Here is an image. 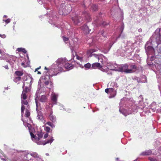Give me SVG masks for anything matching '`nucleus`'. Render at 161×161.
Returning <instances> with one entry per match:
<instances>
[{"label":"nucleus","instance_id":"1","mask_svg":"<svg viewBox=\"0 0 161 161\" xmlns=\"http://www.w3.org/2000/svg\"><path fill=\"white\" fill-rule=\"evenodd\" d=\"M139 99H140L138 105H136L134 103H133L130 107L127 108V110H125V112L122 111L121 108L119 109V111L125 116L132 114L133 112H137L138 109L143 110L145 107L144 103H143V98L142 95H140Z\"/></svg>","mask_w":161,"mask_h":161},{"label":"nucleus","instance_id":"2","mask_svg":"<svg viewBox=\"0 0 161 161\" xmlns=\"http://www.w3.org/2000/svg\"><path fill=\"white\" fill-rule=\"evenodd\" d=\"M67 62L65 58H59L56 62L53 64L50 71L53 72L52 75H56L60 72L64 71L63 68L64 64Z\"/></svg>","mask_w":161,"mask_h":161},{"label":"nucleus","instance_id":"3","mask_svg":"<svg viewBox=\"0 0 161 161\" xmlns=\"http://www.w3.org/2000/svg\"><path fill=\"white\" fill-rule=\"evenodd\" d=\"M32 140L35 142L39 145H45L47 144H51L54 139L53 137H51L49 139H47L44 141H39L43 136V133L42 132H38L36 135H34L31 132H30Z\"/></svg>","mask_w":161,"mask_h":161},{"label":"nucleus","instance_id":"4","mask_svg":"<svg viewBox=\"0 0 161 161\" xmlns=\"http://www.w3.org/2000/svg\"><path fill=\"white\" fill-rule=\"evenodd\" d=\"M49 71L50 74L49 75H48L47 73L46 72L44 75V76L41 77L40 78V80L39 81L38 84V89L37 90V91H38V92H39L38 93V97L40 96V94L41 92V91H40V87L41 86V79L44 80L43 81V82L45 85L47 86H48L49 84L50 85V86L49 87H47L49 89H51L53 86V83L50 80V78L52 77L54 75H52V74L53 73V72L50 71ZM37 91H36V92Z\"/></svg>","mask_w":161,"mask_h":161},{"label":"nucleus","instance_id":"5","mask_svg":"<svg viewBox=\"0 0 161 161\" xmlns=\"http://www.w3.org/2000/svg\"><path fill=\"white\" fill-rule=\"evenodd\" d=\"M83 17L81 18L80 16L76 15L74 17H72V19L75 24H77L78 23L82 20H86L87 22H89L91 20V18L89 13L87 11H84L82 15Z\"/></svg>","mask_w":161,"mask_h":161},{"label":"nucleus","instance_id":"6","mask_svg":"<svg viewBox=\"0 0 161 161\" xmlns=\"http://www.w3.org/2000/svg\"><path fill=\"white\" fill-rule=\"evenodd\" d=\"M38 90L36 92V94L35 96V100L36 103V110L37 111V119L39 120L40 121L43 122L45 121L44 120L43 116L42 115V112L39 110H38V106L40 105L39 103H38V100L39 98L38 97V93H39L38 92Z\"/></svg>","mask_w":161,"mask_h":161},{"label":"nucleus","instance_id":"7","mask_svg":"<svg viewBox=\"0 0 161 161\" xmlns=\"http://www.w3.org/2000/svg\"><path fill=\"white\" fill-rule=\"evenodd\" d=\"M151 43L149 42H147L145 45V49L147 55L148 54H154V56H152L151 57V59H154V58H155V53H157V51L154 50V49L152 46Z\"/></svg>","mask_w":161,"mask_h":161},{"label":"nucleus","instance_id":"8","mask_svg":"<svg viewBox=\"0 0 161 161\" xmlns=\"http://www.w3.org/2000/svg\"><path fill=\"white\" fill-rule=\"evenodd\" d=\"M152 40H155L158 46L161 43V29L157 28L151 37Z\"/></svg>","mask_w":161,"mask_h":161},{"label":"nucleus","instance_id":"9","mask_svg":"<svg viewBox=\"0 0 161 161\" xmlns=\"http://www.w3.org/2000/svg\"><path fill=\"white\" fill-rule=\"evenodd\" d=\"M71 10L70 7H68L65 6L64 3H62L60 5L58 13L60 15H67L69 14Z\"/></svg>","mask_w":161,"mask_h":161},{"label":"nucleus","instance_id":"10","mask_svg":"<svg viewBox=\"0 0 161 161\" xmlns=\"http://www.w3.org/2000/svg\"><path fill=\"white\" fill-rule=\"evenodd\" d=\"M129 100L126 97H124L123 99H121L120 102L119 103V109L121 108L122 110V111L125 112V110H127V108H124V107H127Z\"/></svg>","mask_w":161,"mask_h":161},{"label":"nucleus","instance_id":"11","mask_svg":"<svg viewBox=\"0 0 161 161\" xmlns=\"http://www.w3.org/2000/svg\"><path fill=\"white\" fill-rule=\"evenodd\" d=\"M49 20L48 22L52 25H54L56 27H58L56 25V20L57 19V16H56L55 13H53V11L51 12L49 14V16L48 17Z\"/></svg>","mask_w":161,"mask_h":161},{"label":"nucleus","instance_id":"12","mask_svg":"<svg viewBox=\"0 0 161 161\" xmlns=\"http://www.w3.org/2000/svg\"><path fill=\"white\" fill-rule=\"evenodd\" d=\"M117 71L119 72H123L126 73H130L132 70L129 69V65L125 64L121 65H119L118 69Z\"/></svg>","mask_w":161,"mask_h":161},{"label":"nucleus","instance_id":"13","mask_svg":"<svg viewBox=\"0 0 161 161\" xmlns=\"http://www.w3.org/2000/svg\"><path fill=\"white\" fill-rule=\"evenodd\" d=\"M58 97V94L54 92H52L51 95V101L52 103H50L49 106L52 108L53 105L57 104V99Z\"/></svg>","mask_w":161,"mask_h":161},{"label":"nucleus","instance_id":"14","mask_svg":"<svg viewBox=\"0 0 161 161\" xmlns=\"http://www.w3.org/2000/svg\"><path fill=\"white\" fill-rule=\"evenodd\" d=\"M106 66L107 67V68L105 69L106 71H107V69H109L112 70H114L117 71L118 69L119 65L114 63H107Z\"/></svg>","mask_w":161,"mask_h":161},{"label":"nucleus","instance_id":"15","mask_svg":"<svg viewBox=\"0 0 161 161\" xmlns=\"http://www.w3.org/2000/svg\"><path fill=\"white\" fill-rule=\"evenodd\" d=\"M97 50L95 49H91L87 51V52L88 55L90 57L94 56L95 58L98 59L99 57V55H101V54H97L95 53H93L96 52Z\"/></svg>","mask_w":161,"mask_h":161},{"label":"nucleus","instance_id":"16","mask_svg":"<svg viewBox=\"0 0 161 161\" xmlns=\"http://www.w3.org/2000/svg\"><path fill=\"white\" fill-rule=\"evenodd\" d=\"M99 57L98 59V61L102 64V66H105L107 65L108 59L107 58L102 54L99 55Z\"/></svg>","mask_w":161,"mask_h":161},{"label":"nucleus","instance_id":"17","mask_svg":"<svg viewBox=\"0 0 161 161\" xmlns=\"http://www.w3.org/2000/svg\"><path fill=\"white\" fill-rule=\"evenodd\" d=\"M114 43L113 41H108L105 45L104 48L105 50H104V53H107Z\"/></svg>","mask_w":161,"mask_h":161},{"label":"nucleus","instance_id":"18","mask_svg":"<svg viewBox=\"0 0 161 161\" xmlns=\"http://www.w3.org/2000/svg\"><path fill=\"white\" fill-rule=\"evenodd\" d=\"M105 92L108 93L109 92L111 95L109 97V98H112L114 97L116 95V91L113 88H106L105 90Z\"/></svg>","mask_w":161,"mask_h":161},{"label":"nucleus","instance_id":"19","mask_svg":"<svg viewBox=\"0 0 161 161\" xmlns=\"http://www.w3.org/2000/svg\"><path fill=\"white\" fill-rule=\"evenodd\" d=\"M92 67L93 69L98 68L104 72H106V70L102 68V65L99 63H95L92 64Z\"/></svg>","mask_w":161,"mask_h":161},{"label":"nucleus","instance_id":"20","mask_svg":"<svg viewBox=\"0 0 161 161\" xmlns=\"http://www.w3.org/2000/svg\"><path fill=\"white\" fill-rule=\"evenodd\" d=\"M28 154H30L31 156L35 158V160L37 161H43V160L39 157L38 154L36 152H32L27 153Z\"/></svg>","mask_w":161,"mask_h":161},{"label":"nucleus","instance_id":"21","mask_svg":"<svg viewBox=\"0 0 161 161\" xmlns=\"http://www.w3.org/2000/svg\"><path fill=\"white\" fill-rule=\"evenodd\" d=\"M124 28V24L122 22L120 24V25L119 26L118 28V31L119 33H120L119 36L117 38V39L119 38L121 36V35L123 31Z\"/></svg>","mask_w":161,"mask_h":161},{"label":"nucleus","instance_id":"22","mask_svg":"<svg viewBox=\"0 0 161 161\" xmlns=\"http://www.w3.org/2000/svg\"><path fill=\"white\" fill-rule=\"evenodd\" d=\"M50 112L49 115V119L53 122H55L56 120V118L55 115H53V111L51 108H50Z\"/></svg>","mask_w":161,"mask_h":161},{"label":"nucleus","instance_id":"23","mask_svg":"<svg viewBox=\"0 0 161 161\" xmlns=\"http://www.w3.org/2000/svg\"><path fill=\"white\" fill-rule=\"evenodd\" d=\"M21 103L22 104L21 107V109H25V107L24 106V105H27L28 107V108H29L28 107H29V105H28V102L26 100V99H23V98H21Z\"/></svg>","mask_w":161,"mask_h":161},{"label":"nucleus","instance_id":"24","mask_svg":"<svg viewBox=\"0 0 161 161\" xmlns=\"http://www.w3.org/2000/svg\"><path fill=\"white\" fill-rule=\"evenodd\" d=\"M23 90L22 92V93L21 95V98H23V99H26L27 97V96H26V93L27 92L28 87L27 86L25 87V88L24 89V87L23 88Z\"/></svg>","mask_w":161,"mask_h":161},{"label":"nucleus","instance_id":"25","mask_svg":"<svg viewBox=\"0 0 161 161\" xmlns=\"http://www.w3.org/2000/svg\"><path fill=\"white\" fill-rule=\"evenodd\" d=\"M157 53H155V58H158L159 57H161V46L159 48L158 46H157Z\"/></svg>","mask_w":161,"mask_h":161},{"label":"nucleus","instance_id":"26","mask_svg":"<svg viewBox=\"0 0 161 161\" xmlns=\"http://www.w3.org/2000/svg\"><path fill=\"white\" fill-rule=\"evenodd\" d=\"M136 68L137 67L136 65L135 64H129V69L132 70V72H130V73L135 72Z\"/></svg>","mask_w":161,"mask_h":161},{"label":"nucleus","instance_id":"27","mask_svg":"<svg viewBox=\"0 0 161 161\" xmlns=\"http://www.w3.org/2000/svg\"><path fill=\"white\" fill-rule=\"evenodd\" d=\"M64 67L68 70H69L73 68V66L72 64H69L67 62L65 63Z\"/></svg>","mask_w":161,"mask_h":161},{"label":"nucleus","instance_id":"28","mask_svg":"<svg viewBox=\"0 0 161 161\" xmlns=\"http://www.w3.org/2000/svg\"><path fill=\"white\" fill-rule=\"evenodd\" d=\"M152 153L151 150H149L142 152L140 155L142 156H147L151 155Z\"/></svg>","mask_w":161,"mask_h":161},{"label":"nucleus","instance_id":"29","mask_svg":"<svg viewBox=\"0 0 161 161\" xmlns=\"http://www.w3.org/2000/svg\"><path fill=\"white\" fill-rule=\"evenodd\" d=\"M134 79L136 80L138 82H147V78L145 76H143L142 77V78L144 79V80H140L138 77H134Z\"/></svg>","mask_w":161,"mask_h":161},{"label":"nucleus","instance_id":"30","mask_svg":"<svg viewBox=\"0 0 161 161\" xmlns=\"http://www.w3.org/2000/svg\"><path fill=\"white\" fill-rule=\"evenodd\" d=\"M81 29L86 32H88L89 33L91 31V30H89L88 26L86 25L85 24L81 27Z\"/></svg>","mask_w":161,"mask_h":161},{"label":"nucleus","instance_id":"31","mask_svg":"<svg viewBox=\"0 0 161 161\" xmlns=\"http://www.w3.org/2000/svg\"><path fill=\"white\" fill-rule=\"evenodd\" d=\"M150 108L152 109L153 111H155L157 108L156 103H153L150 105Z\"/></svg>","mask_w":161,"mask_h":161},{"label":"nucleus","instance_id":"32","mask_svg":"<svg viewBox=\"0 0 161 161\" xmlns=\"http://www.w3.org/2000/svg\"><path fill=\"white\" fill-rule=\"evenodd\" d=\"M47 99L46 96L45 95H42L41 96L39 100L41 102H45L46 101Z\"/></svg>","mask_w":161,"mask_h":161},{"label":"nucleus","instance_id":"33","mask_svg":"<svg viewBox=\"0 0 161 161\" xmlns=\"http://www.w3.org/2000/svg\"><path fill=\"white\" fill-rule=\"evenodd\" d=\"M17 50L19 52H22L25 54H26L27 53V51L25 48H23L22 47L18 48L17 49Z\"/></svg>","mask_w":161,"mask_h":161},{"label":"nucleus","instance_id":"34","mask_svg":"<svg viewBox=\"0 0 161 161\" xmlns=\"http://www.w3.org/2000/svg\"><path fill=\"white\" fill-rule=\"evenodd\" d=\"M12 61L11 60H8V62L10 63V64L12 65L13 66L14 63L15 62V61L16 59V58L15 56H13L12 57Z\"/></svg>","mask_w":161,"mask_h":161},{"label":"nucleus","instance_id":"35","mask_svg":"<svg viewBox=\"0 0 161 161\" xmlns=\"http://www.w3.org/2000/svg\"><path fill=\"white\" fill-rule=\"evenodd\" d=\"M27 79V76L26 75H25L22 78V79L23 80V86L22 87V88H23L25 86V81H26Z\"/></svg>","mask_w":161,"mask_h":161},{"label":"nucleus","instance_id":"36","mask_svg":"<svg viewBox=\"0 0 161 161\" xmlns=\"http://www.w3.org/2000/svg\"><path fill=\"white\" fill-rule=\"evenodd\" d=\"M15 74L18 76H20L21 77V76L23 74V73L22 71H17L15 72Z\"/></svg>","mask_w":161,"mask_h":161},{"label":"nucleus","instance_id":"37","mask_svg":"<svg viewBox=\"0 0 161 161\" xmlns=\"http://www.w3.org/2000/svg\"><path fill=\"white\" fill-rule=\"evenodd\" d=\"M91 65L89 63H87L84 65V67L86 70L89 69L91 67Z\"/></svg>","mask_w":161,"mask_h":161},{"label":"nucleus","instance_id":"38","mask_svg":"<svg viewBox=\"0 0 161 161\" xmlns=\"http://www.w3.org/2000/svg\"><path fill=\"white\" fill-rule=\"evenodd\" d=\"M21 78L20 76L15 77L14 78L13 80L14 82L17 83L20 80Z\"/></svg>","mask_w":161,"mask_h":161},{"label":"nucleus","instance_id":"39","mask_svg":"<svg viewBox=\"0 0 161 161\" xmlns=\"http://www.w3.org/2000/svg\"><path fill=\"white\" fill-rule=\"evenodd\" d=\"M62 38L63 41L65 42V43H67L69 42V39L68 38L66 37L65 36H63Z\"/></svg>","mask_w":161,"mask_h":161},{"label":"nucleus","instance_id":"40","mask_svg":"<svg viewBox=\"0 0 161 161\" xmlns=\"http://www.w3.org/2000/svg\"><path fill=\"white\" fill-rule=\"evenodd\" d=\"M30 115V113L28 109H26L25 110V116L26 117H29Z\"/></svg>","mask_w":161,"mask_h":161},{"label":"nucleus","instance_id":"41","mask_svg":"<svg viewBox=\"0 0 161 161\" xmlns=\"http://www.w3.org/2000/svg\"><path fill=\"white\" fill-rule=\"evenodd\" d=\"M91 8H92V9L94 11H96L97 10V7L96 5L95 4H94V5H93L91 6Z\"/></svg>","mask_w":161,"mask_h":161},{"label":"nucleus","instance_id":"42","mask_svg":"<svg viewBox=\"0 0 161 161\" xmlns=\"http://www.w3.org/2000/svg\"><path fill=\"white\" fill-rule=\"evenodd\" d=\"M110 86L113 87H117V84L115 82H111L110 83Z\"/></svg>","mask_w":161,"mask_h":161},{"label":"nucleus","instance_id":"43","mask_svg":"<svg viewBox=\"0 0 161 161\" xmlns=\"http://www.w3.org/2000/svg\"><path fill=\"white\" fill-rule=\"evenodd\" d=\"M47 124L50 126L52 128H54L55 127V125L52 123L50 122H47Z\"/></svg>","mask_w":161,"mask_h":161},{"label":"nucleus","instance_id":"44","mask_svg":"<svg viewBox=\"0 0 161 161\" xmlns=\"http://www.w3.org/2000/svg\"><path fill=\"white\" fill-rule=\"evenodd\" d=\"M11 19H8L6 20L3 19V21L5 22L6 24H8L11 21Z\"/></svg>","mask_w":161,"mask_h":161},{"label":"nucleus","instance_id":"45","mask_svg":"<svg viewBox=\"0 0 161 161\" xmlns=\"http://www.w3.org/2000/svg\"><path fill=\"white\" fill-rule=\"evenodd\" d=\"M52 68V67H51V68L49 69H48V68H47L45 66V67H44V69L46 70H47V72H44V75L45 74V73H46V72H47V74L48 75H49V74H50V71H49V70H50Z\"/></svg>","mask_w":161,"mask_h":161},{"label":"nucleus","instance_id":"46","mask_svg":"<svg viewBox=\"0 0 161 161\" xmlns=\"http://www.w3.org/2000/svg\"><path fill=\"white\" fill-rule=\"evenodd\" d=\"M75 43H74V45L73 46L72 45H71L70 43H69V47H70V48L72 52V50L73 48H74V47H75Z\"/></svg>","mask_w":161,"mask_h":161},{"label":"nucleus","instance_id":"47","mask_svg":"<svg viewBox=\"0 0 161 161\" xmlns=\"http://www.w3.org/2000/svg\"><path fill=\"white\" fill-rule=\"evenodd\" d=\"M108 24V23H107L106 22L104 21H103L101 23L102 25L103 26L107 25Z\"/></svg>","mask_w":161,"mask_h":161},{"label":"nucleus","instance_id":"48","mask_svg":"<svg viewBox=\"0 0 161 161\" xmlns=\"http://www.w3.org/2000/svg\"><path fill=\"white\" fill-rule=\"evenodd\" d=\"M45 130L47 132H49L50 130V128L49 127H46L45 128Z\"/></svg>","mask_w":161,"mask_h":161},{"label":"nucleus","instance_id":"49","mask_svg":"<svg viewBox=\"0 0 161 161\" xmlns=\"http://www.w3.org/2000/svg\"><path fill=\"white\" fill-rule=\"evenodd\" d=\"M100 33H101V34L102 35V36H104V37H106V33H105L104 31H102L101 32H100Z\"/></svg>","mask_w":161,"mask_h":161},{"label":"nucleus","instance_id":"50","mask_svg":"<svg viewBox=\"0 0 161 161\" xmlns=\"http://www.w3.org/2000/svg\"><path fill=\"white\" fill-rule=\"evenodd\" d=\"M76 58L77 59L80 60V61H82V58L81 57L78 56V55H77L76 56Z\"/></svg>","mask_w":161,"mask_h":161},{"label":"nucleus","instance_id":"51","mask_svg":"<svg viewBox=\"0 0 161 161\" xmlns=\"http://www.w3.org/2000/svg\"><path fill=\"white\" fill-rule=\"evenodd\" d=\"M27 154H26L25 156V160L24 161H31V160H29V159H27Z\"/></svg>","mask_w":161,"mask_h":161},{"label":"nucleus","instance_id":"52","mask_svg":"<svg viewBox=\"0 0 161 161\" xmlns=\"http://www.w3.org/2000/svg\"><path fill=\"white\" fill-rule=\"evenodd\" d=\"M48 133H47L45 134L44 136V139H46L48 136Z\"/></svg>","mask_w":161,"mask_h":161},{"label":"nucleus","instance_id":"53","mask_svg":"<svg viewBox=\"0 0 161 161\" xmlns=\"http://www.w3.org/2000/svg\"><path fill=\"white\" fill-rule=\"evenodd\" d=\"M47 4H44V5H43V6H44V7L45 8H46L47 10H48L49 9V8H48L47 7Z\"/></svg>","mask_w":161,"mask_h":161},{"label":"nucleus","instance_id":"54","mask_svg":"<svg viewBox=\"0 0 161 161\" xmlns=\"http://www.w3.org/2000/svg\"><path fill=\"white\" fill-rule=\"evenodd\" d=\"M0 36L1 37L3 38H4L6 37V36L5 35H1L0 34Z\"/></svg>","mask_w":161,"mask_h":161},{"label":"nucleus","instance_id":"55","mask_svg":"<svg viewBox=\"0 0 161 161\" xmlns=\"http://www.w3.org/2000/svg\"><path fill=\"white\" fill-rule=\"evenodd\" d=\"M25 110H24V109H21V114H22V116L23 115V114L24 113V111Z\"/></svg>","mask_w":161,"mask_h":161},{"label":"nucleus","instance_id":"56","mask_svg":"<svg viewBox=\"0 0 161 161\" xmlns=\"http://www.w3.org/2000/svg\"><path fill=\"white\" fill-rule=\"evenodd\" d=\"M156 160L155 159H154V158H151L150 159V161H156Z\"/></svg>","mask_w":161,"mask_h":161},{"label":"nucleus","instance_id":"57","mask_svg":"<svg viewBox=\"0 0 161 161\" xmlns=\"http://www.w3.org/2000/svg\"><path fill=\"white\" fill-rule=\"evenodd\" d=\"M4 67L5 69H9L7 65H6Z\"/></svg>","mask_w":161,"mask_h":161},{"label":"nucleus","instance_id":"58","mask_svg":"<svg viewBox=\"0 0 161 161\" xmlns=\"http://www.w3.org/2000/svg\"><path fill=\"white\" fill-rule=\"evenodd\" d=\"M27 127L29 128L31 126V125L30 124H28V123H27Z\"/></svg>","mask_w":161,"mask_h":161},{"label":"nucleus","instance_id":"59","mask_svg":"<svg viewBox=\"0 0 161 161\" xmlns=\"http://www.w3.org/2000/svg\"><path fill=\"white\" fill-rule=\"evenodd\" d=\"M159 73L160 75H161V69L159 70Z\"/></svg>","mask_w":161,"mask_h":161},{"label":"nucleus","instance_id":"60","mask_svg":"<svg viewBox=\"0 0 161 161\" xmlns=\"http://www.w3.org/2000/svg\"><path fill=\"white\" fill-rule=\"evenodd\" d=\"M138 31L139 32H141L142 31V29H139V30H138Z\"/></svg>","mask_w":161,"mask_h":161},{"label":"nucleus","instance_id":"61","mask_svg":"<svg viewBox=\"0 0 161 161\" xmlns=\"http://www.w3.org/2000/svg\"><path fill=\"white\" fill-rule=\"evenodd\" d=\"M21 120H22V121L23 122V124H24V125H25V126H26V125H25V123H24V120H23V119H21Z\"/></svg>","mask_w":161,"mask_h":161},{"label":"nucleus","instance_id":"62","mask_svg":"<svg viewBox=\"0 0 161 161\" xmlns=\"http://www.w3.org/2000/svg\"><path fill=\"white\" fill-rule=\"evenodd\" d=\"M7 16L6 15H4L3 16V18H7Z\"/></svg>","mask_w":161,"mask_h":161},{"label":"nucleus","instance_id":"63","mask_svg":"<svg viewBox=\"0 0 161 161\" xmlns=\"http://www.w3.org/2000/svg\"><path fill=\"white\" fill-rule=\"evenodd\" d=\"M37 74H41V73L40 71H38V73H37Z\"/></svg>","mask_w":161,"mask_h":161},{"label":"nucleus","instance_id":"64","mask_svg":"<svg viewBox=\"0 0 161 161\" xmlns=\"http://www.w3.org/2000/svg\"><path fill=\"white\" fill-rule=\"evenodd\" d=\"M41 68V66H40L39 67H38L37 68V69L38 70L39 69H40Z\"/></svg>","mask_w":161,"mask_h":161}]
</instances>
